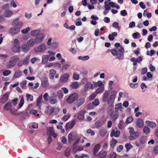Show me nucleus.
Listing matches in <instances>:
<instances>
[{
	"label": "nucleus",
	"instance_id": "f257e3e1",
	"mask_svg": "<svg viewBox=\"0 0 158 158\" xmlns=\"http://www.w3.org/2000/svg\"><path fill=\"white\" fill-rule=\"evenodd\" d=\"M124 50L123 48L121 47L117 50L113 49L111 50V52L113 55L114 56H117V58L120 60H122L124 58L123 52Z\"/></svg>",
	"mask_w": 158,
	"mask_h": 158
},
{
	"label": "nucleus",
	"instance_id": "f03ea898",
	"mask_svg": "<svg viewBox=\"0 0 158 158\" xmlns=\"http://www.w3.org/2000/svg\"><path fill=\"white\" fill-rule=\"evenodd\" d=\"M10 59L11 60H9L6 64V67L8 68H12L14 66L19 59V57L18 56H14L11 57Z\"/></svg>",
	"mask_w": 158,
	"mask_h": 158
},
{
	"label": "nucleus",
	"instance_id": "7ed1b4c3",
	"mask_svg": "<svg viewBox=\"0 0 158 158\" xmlns=\"http://www.w3.org/2000/svg\"><path fill=\"white\" fill-rule=\"evenodd\" d=\"M78 95L77 93H73L69 96L66 99L67 102L69 104L72 103L78 98Z\"/></svg>",
	"mask_w": 158,
	"mask_h": 158
},
{
	"label": "nucleus",
	"instance_id": "20e7f679",
	"mask_svg": "<svg viewBox=\"0 0 158 158\" xmlns=\"http://www.w3.org/2000/svg\"><path fill=\"white\" fill-rule=\"evenodd\" d=\"M116 93V92L115 90H113L111 92V95L110 98H109V104L110 103H111L110 105H109V107H110L111 109L114 108L113 102L115 98Z\"/></svg>",
	"mask_w": 158,
	"mask_h": 158
},
{
	"label": "nucleus",
	"instance_id": "39448f33",
	"mask_svg": "<svg viewBox=\"0 0 158 158\" xmlns=\"http://www.w3.org/2000/svg\"><path fill=\"white\" fill-rule=\"evenodd\" d=\"M40 80L41 83V86L43 87L46 88L48 86L49 83L48 79L46 76H42L41 77Z\"/></svg>",
	"mask_w": 158,
	"mask_h": 158
},
{
	"label": "nucleus",
	"instance_id": "423d86ee",
	"mask_svg": "<svg viewBox=\"0 0 158 158\" xmlns=\"http://www.w3.org/2000/svg\"><path fill=\"white\" fill-rule=\"evenodd\" d=\"M85 101V99L83 98L77 99V100L74 103V104L77 108L83 105Z\"/></svg>",
	"mask_w": 158,
	"mask_h": 158
},
{
	"label": "nucleus",
	"instance_id": "0eeeda50",
	"mask_svg": "<svg viewBox=\"0 0 158 158\" xmlns=\"http://www.w3.org/2000/svg\"><path fill=\"white\" fill-rule=\"evenodd\" d=\"M120 134V131L117 130V127H115L112 129L110 134V135L112 137L114 136L116 137H118L119 136Z\"/></svg>",
	"mask_w": 158,
	"mask_h": 158
},
{
	"label": "nucleus",
	"instance_id": "6e6552de",
	"mask_svg": "<svg viewBox=\"0 0 158 158\" xmlns=\"http://www.w3.org/2000/svg\"><path fill=\"white\" fill-rule=\"evenodd\" d=\"M12 24L13 26H17V27L20 29L23 25V23L22 22L19 21V19H16L13 21Z\"/></svg>",
	"mask_w": 158,
	"mask_h": 158
},
{
	"label": "nucleus",
	"instance_id": "1a4fd4ad",
	"mask_svg": "<svg viewBox=\"0 0 158 158\" xmlns=\"http://www.w3.org/2000/svg\"><path fill=\"white\" fill-rule=\"evenodd\" d=\"M46 49L44 44H41L39 47L35 48L34 51L35 52H41L44 51Z\"/></svg>",
	"mask_w": 158,
	"mask_h": 158
},
{
	"label": "nucleus",
	"instance_id": "9d476101",
	"mask_svg": "<svg viewBox=\"0 0 158 158\" xmlns=\"http://www.w3.org/2000/svg\"><path fill=\"white\" fill-rule=\"evenodd\" d=\"M21 46L20 44H14L12 48V51L15 53H20Z\"/></svg>",
	"mask_w": 158,
	"mask_h": 158
},
{
	"label": "nucleus",
	"instance_id": "9b49d317",
	"mask_svg": "<svg viewBox=\"0 0 158 158\" xmlns=\"http://www.w3.org/2000/svg\"><path fill=\"white\" fill-rule=\"evenodd\" d=\"M76 123L75 119L73 120L71 122H69L66 123V129H67L68 128L71 129L75 125Z\"/></svg>",
	"mask_w": 158,
	"mask_h": 158
},
{
	"label": "nucleus",
	"instance_id": "f8f14e48",
	"mask_svg": "<svg viewBox=\"0 0 158 158\" xmlns=\"http://www.w3.org/2000/svg\"><path fill=\"white\" fill-rule=\"evenodd\" d=\"M9 94L7 93H5L2 96L0 99V102L2 103H4L7 102L8 99Z\"/></svg>",
	"mask_w": 158,
	"mask_h": 158
},
{
	"label": "nucleus",
	"instance_id": "ddd939ff",
	"mask_svg": "<svg viewBox=\"0 0 158 158\" xmlns=\"http://www.w3.org/2000/svg\"><path fill=\"white\" fill-rule=\"evenodd\" d=\"M139 136L138 132H135L130 135L129 137V139L130 140H133L135 139Z\"/></svg>",
	"mask_w": 158,
	"mask_h": 158
},
{
	"label": "nucleus",
	"instance_id": "4468645a",
	"mask_svg": "<svg viewBox=\"0 0 158 158\" xmlns=\"http://www.w3.org/2000/svg\"><path fill=\"white\" fill-rule=\"evenodd\" d=\"M69 74L66 73L61 76L60 78V81L62 82H65L67 81L69 79Z\"/></svg>",
	"mask_w": 158,
	"mask_h": 158
},
{
	"label": "nucleus",
	"instance_id": "2eb2a0df",
	"mask_svg": "<svg viewBox=\"0 0 158 158\" xmlns=\"http://www.w3.org/2000/svg\"><path fill=\"white\" fill-rule=\"evenodd\" d=\"M136 126L139 128H142L143 126L144 122L142 118L138 119L136 121Z\"/></svg>",
	"mask_w": 158,
	"mask_h": 158
},
{
	"label": "nucleus",
	"instance_id": "dca6fc26",
	"mask_svg": "<svg viewBox=\"0 0 158 158\" xmlns=\"http://www.w3.org/2000/svg\"><path fill=\"white\" fill-rule=\"evenodd\" d=\"M102 101L104 102L109 103V92H106L104 93Z\"/></svg>",
	"mask_w": 158,
	"mask_h": 158
},
{
	"label": "nucleus",
	"instance_id": "f3484780",
	"mask_svg": "<svg viewBox=\"0 0 158 158\" xmlns=\"http://www.w3.org/2000/svg\"><path fill=\"white\" fill-rule=\"evenodd\" d=\"M44 37V35L43 34H40L35 38V42L37 43L41 42L42 41Z\"/></svg>",
	"mask_w": 158,
	"mask_h": 158
},
{
	"label": "nucleus",
	"instance_id": "a211bd4d",
	"mask_svg": "<svg viewBox=\"0 0 158 158\" xmlns=\"http://www.w3.org/2000/svg\"><path fill=\"white\" fill-rule=\"evenodd\" d=\"M20 29L17 27L11 28L10 30V32L12 34H15L19 32Z\"/></svg>",
	"mask_w": 158,
	"mask_h": 158
},
{
	"label": "nucleus",
	"instance_id": "6ab92c4d",
	"mask_svg": "<svg viewBox=\"0 0 158 158\" xmlns=\"http://www.w3.org/2000/svg\"><path fill=\"white\" fill-rule=\"evenodd\" d=\"M85 112V111L81 110L78 114V119L80 120H83L84 118V114Z\"/></svg>",
	"mask_w": 158,
	"mask_h": 158
},
{
	"label": "nucleus",
	"instance_id": "aec40b11",
	"mask_svg": "<svg viewBox=\"0 0 158 158\" xmlns=\"http://www.w3.org/2000/svg\"><path fill=\"white\" fill-rule=\"evenodd\" d=\"M100 146L99 143H98L94 146L93 151V154L94 156H96V154L100 149Z\"/></svg>",
	"mask_w": 158,
	"mask_h": 158
},
{
	"label": "nucleus",
	"instance_id": "412c9836",
	"mask_svg": "<svg viewBox=\"0 0 158 158\" xmlns=\"http://www.w3.org/2000/svg\"><path fill=\"white\" fill-rule=\"evenodd\" d=\"M94 88L93 84H91L90 82H87L85 85V89L87 90L89 89H93Z\"/></svg>",
	"mask_w": 158,
	"mask_h": 158
},
{
	"label": "nucleus",
	"instance_id": "4be33fe9",
	"mask_svg": "<svg viewBox=\"0 0 158 158\" xmlns=\"http://www.w3.org/2000/svg\"><path fill=\"white\" fill-rule=\"evenodd\" d=\"M54 133L53 128L52 127H48L47 129V133L50 136H52Z\"/></svg>",
	"mask_w": 158,
	"mask_h": 158
},
{
	"label": "nucleus",
	"instance_id": "5701e85b",
	"mask_svg": "<svg viewBox=\"0 0 158 158\" xmlns=\"http://www.w3.org/2000/svg\"><path fill=\"white\" fill-rule=\"evenodd\" d=\"M49 73V78L50 79L52 80L53 79L54 76L56 73V72L55 70L51 69L50 70Z\"/></svg>",
	"mask_w": 158,
	"mask_h": 158
},
{
	"label": "nucleus",
	"instance_id": "b1692460",
	"mask_svg": "<svg viewBox=\"0 0 158 158\" xmlns=\"http://www.w3.org/2000/svg\"><path fill=\"white\" fill-rule=\"evenodd\" d=\"M49 57V56L48 55H43L42 56V60L41 61L42 64H44L46 63L48 61Z\"/></svg>",
	"mask_w": 158,
	"mask_h": 158
},
{
	"label": "nucleus",
	"instance_id": "393cba45",
	"mask_svg": "<svg viewBox=\"0 0 158 158\" xmlns=\"http://www.w3.org/2000/svg\"><path fill=\"white\" fill-rule=\"evenodd\" d=\"M49 102L51 104L53 105L57 103V98L53 97H50L49 98Z\"/></svg>",
	"mask_w": 158,
	"mask_h": 158
},
{
	"label": "nucleus",
	"instance_id": "a878e982",
	"mask_svg": "<svg viewBox=\"0 0 158 158\" xmlns=\"http://www.w3.org/2000/svg\"><path fill=\"white\" fill-rule=\"evenodd\" d=\"M115 111L117 112L119 110L122 111L123 110L122 104L121 103H118V104L115 105Z\"/></svg>",
	"mask_w": 158,
	"mask_h": 158
},
{
	"label": "nucleus",
	"instance_id": "bb28decb",
	"mask_svg": "<svg viewBox=\"0 0 158 158\" xmlns=\"http://www.w3.org/2000/svg\"><path fill=\"white\" fill-rule=\"evenodd\" d=\"M107 154L106 152L104 151H100L98 153V158H104Z\"/></svg>",
	"mask_w": 158,
	"mask_h": 158
},
{
	"label": "nucleus",
	"instance_id": "cd10ccee",
	"mask_svg": "<svg viewBox=\"0 0 158 158\" xmlns=\"http://www.w3.org/2000/svg\"><path fill=\"white\" fill-rule=\"evenodd\" d=\"M109 0L107 1H106L104 2L105 5V10L103 12V14L104 15H106L107 13L109 12V4H108Z\"/></svg>",
	"mask_w": 158,
	"mask_h": 158
},
{
	"label": "nucleus",
	"instance_id": "c85d7f7f",
	"mask_svg": "<svg viewBox=\"0 0 158 158\" xmlns=\"http://www.w3.org/2000/svg\"><path fill=\"white\" fill-rule=\"evenodd\" d=\"M12 105L10 102L6 103L3 107L4 109L6 110H9L11 107Z\"/></svg>",
	"mask_w": 158,
	"mask_h": 158
},
{
	"label": "nucleus",
	"instance_id": "c756f323",
	"mask_svg": "<svg viewBox=\"0 0 158 158\" xmlns=\"http://www.w3.org/2000/svg\"><path fill=\"white\" fill-rule=\"evenodd\" d=\"M42 98H43V97H42V95H40L38 97V98L37 99V103H36V106H38L39 107H40V104L41 103L42 101Z\"/></svg>",
	"mask_w": 158,
	"mask_h": 158
},
{
	"label": "nucleus",
	"instance_id": "7c9ffc66",
	"mask_svg": "<svg viewBox=\"0 0 158 158\" xmlns=\"http://www.w3.org/2000/svg\"><path fill=\"white\" fill-rule=\"evenodd\" d=\"M35 41H34L33 39H31L29 40L27 42L28 46L29 47H32L35 44Z\"/></svg>",
	"mask_w": 158,
	"mask_h": 158
},
{
	"label": "nucleus",
	"instance_id": "2f4dec72",
	"mask_svg": "<svg viewBox=\"0 0 158 158\" xmlns=\"http://www.w3.org/2000/svg\"><path fill=\"white\" fill-rule=\"evenodd\" d=\"M117 143V141L115 139H112L110 141V145L111 147L114 148L115 146L116 145V144Z\"/></svg>",
	"mask_w": 158,
	"mask_h": 158
},
{
	"label": "nucleus",
	"instance_id": "473e14b6",
	"mask_svg": "<svg viewBox=\"0 0 158 158\" xmlns=\"http://www.w3.org/2000/svg\"><path fill=\"white\" fill-rule=\"evenodd\" d=\"M22 73V72L20 70H17L15 72L14 77L15 78L19 77L21 76Z\"/></svg>",
	"mask_w": 158,
	"mask_h": 158
},
{
	"label": "nucleus",
	"instance_id": "72a5a7b5",
	"mask_svg": "<svg viewBox=\"0 0 158 158\" xmlns=\"http://www.w3.org/2000/svg\"><path fill=\"white\" fill-rule=\"evenodd\" d=\"M109 6L113 8H116L117 9H119L120 8L119 6L116 3L112 2H109Z\"/></svg>",
	"mask_w": 158,
	"mask_h": 158
},
{
	"label": "nucleus",
	"instance_id": "f704fd0d",
	"mask_svg": "<svg viewBox=\"0 0 158 158\" xmlns=\"http://www.w3.org/2000/svg\"><path fill=\"white\" fill-rule=\"evenodd\" d=\"M117 35V33L116 32H113L111 34L109 35V40H113L114 39V37H116Z\"/></svg>",
	"mask_w": 158,
	"mask_h": 158
},
{
	"label": "nucleus",
	"instance_id": "c9c22d12",
	"mask_svg": "<svg viewBox=\"0 0 158 158\" xmlns=\"http://www.w3.org/2000/svg\"><path fill=\"white\" fill-rule=\"evenodd\" d=\"M143 131L146 134H148L150 132V129L147 126H145L143 128Z\"/></svg>",
	"mask_w": 158,
	"mask_h": 158
},
{
	"label": "nucleus",
	"instance_id": "e433bc0d",
	"mask_svg": "<svg viewBox=\"0 0 158 158\" xmlns=\"http://www.w3.org/2000/svg\"><path fill=\"white\" fill-rule=\"evenodd\" d=\"M110 117L112 119L115 120L117 118L118 115L116 112H112L111 113Z\"/></svg>",
	"mask_w": 158,
	"mask_h": 158
},
{
	"label": "nucleus",
	"instance_id": "4c0bfd02",
	"mask_svg": "<svg viewBox=\"0 0 158 158\" xmlns=\"http://www.w3.org/2000/svg\"><path fill=\"white\" fill-rule=\"evenodd\" d=\"M147 139V137L145 136H142L139 138V142L141 143L142 144H143L146 142Z\"/></svg>",
	"mask_w": 158,
	"mask_h": 158
},
{
	"label": "nucleus",
	"instance_id": "58836bf2",
	"mask_svg": "<svg viewBox=\"0 0 158 158\" xmlns=\"http://www.w3.org/2000/svg\"><path fill=\"white\" fill-rule=\"evenodd\" d=\"M89 58V56H78V59L79 60H82L83 61H85L88 60Z\"/></svg>",
	"mask_w": 158,
	"mask_h": 158
},
{
	"label": "nucleus",
	"instance_id": "ea45409f",
	"mask_svg": "<svg viewBox=\"0 0 158 158\" xmlns=\"http://www.w3.org/2000/svg\"><path fill=\"white\" fill-rule=\"evenodd\" d=\"M133 38L134 39H138L140 37L141 35L140 33L138 32H136L133 33L132 35Z\"/></svg>",
	"mask_w": 158,
	"mask_h": 158
},
{
	"label": "nucleus",
	"instance_id": "a19ab883",
	"mask_svg": "<svg viewBox=\"0 0 158 158\" xmlns=\"http://www.w3.org/2000/svg\"><path fill=\"white\" fill-rule=\"evenodd\" d=\"M57 96L60 99L62 98L63 96V94L61 90H60L57 91Z\"/></svg>",
	"mask_w": 158,
	"mask_h": 158
},
{
	"label": "nucleus",
	"instance_id": "79ce46f5",
	"mask_svg": "<svg viewBox=\"0 0 158 158\" xmlns=\"http://www.w3.org/2000/svg\"><path fill=\"white\" fill-rule=\"evenodd\" d=\"M106 132L107 130L105 128H102L100 131V135L102 136H105Z\"/></svg>",
	"mask_w": 158,
	"mask_h": 158
},
{
	"label": "nucleus",
	"instance_id": "37998d69",
	"mask_svg": "<svg viewBox=\"0 0 158 158\" xmlns=\"http://www.w3.org/2000/svg\"><path fill=\"white\" fill-rule=\"evenodd\" d=\"M40 32L39 30H36L32 31L31 32V35L32 36H35L38 35Z\"/></svg>",
	"mask_w": 158,
	"mask_h": 158
},
{
	"label": "nucleus",
	"instance_id": "c03bdc74",
	"mask_svg": "<svg viewBox=\"0 0 158 158\" xmlns=\"http://www.w3.org/2000/svg\"><path fill=\"white\" fill-rule=\"evenodd\" d=\"M10 111L11 113L13 114L18 115L19 114L17 112V110L14 108H11L10 109Z\"/></svg>",
	"mask_w": 158,
	"mask_h": 158
},
{
	"label": "nucleus",
	"instance_id": "a18cd8bd",
	"mask_svg": "<svg viewBox=\"0 0 158 158\" xmlns=\"http://www.w3.org/2000/svg\"><path fill=\"white\" fill-rule=\"evenodd\" d=\"M118 127L120 129H122L124 127V123L123 120L120 121L118 124Z\"/></svg>",
	"mask_w": 158,
	"mask_h": 158
},
{
	"label": "nucleus",
	"instance_id": "49530a36",
	"mask_svg": "<svg viewBox=\"0 0 158 158\" xmlns=\"http://www.w3.org/2000/svg\"><path fill=\"white\" fill-rule=\"evenodd\" d=\"M119 96L121 97L128 98V94L126 93L120 92L119 94Z\"/></svg>",
	"mask_w": 158,
	"mask_h": 158
},
{
	"label": "nucleus",
	"instance_id": "de8ad7c7",
	"mask_svg": "<svg viewBox=\"0 0 158 158\" xmlns=\"http://www.w3.org/2000/svg\"><path fill=\"white\" fill-rule=\"evenodd\" d=\"M12 12L10 10L6 11L4 12V16L6 17L10 16L12 14Z\"/></svg>",
	"mask_w": 158,
	"mask_h": 158
},
{
	"label": "nucleus",
	"instance_id": "09e8293b",
	"mask_svg": "<svg viewBox=\"0 0 158 158\" xmlns=\"http://www.w3.org/2000/svg\"><path fill=\"white\" fill-rule=\"evenodd\" d=\"M26 96L27 98V101L30 100L31 101H33V96L30 94H26Z\"/></svg>",
	"mask_w": 158,
	"mask_h": 158
},
{
	"label": "nucleus",
	"instance_id": "8fccbe9b",
	"mask_svg": "<svg viewBox=\"0 0 158 158\" xmlns=\"http://www.w3.org/2000/svg\"><path fill=\"white\" fill-rule=\"evenodd\" d=\"M30 58V56H28L25 58L23 60V64L27 65L29 63V60Z\"/></svg>",
	"mask_w": 158,
	"mask_h": 158
},
{
	"label": "nucleus",
	"instance_id": "3c124183",
	"mask_svg": "<svg viewBox=\"0 0 158 158\" xmlns=\"http://www.w3.org/2000/svg\"><path fill=\"white\" fill-rule=\"evenodd\" d=\"M104 88L103 87H100L98 88L95 91V93L97 94L101 93L103 92L104 91Z\"/></svg>",
	"mask_w": 158,
	"mask_h": 158
},
{
	"label": "nucleus",
	"instance_id": "603ef678",
	"mask_svg": "<svg viewBox=\"0 0 158 158\" xmlns=\"http://www.w3.org/2000/svg\"><path fill=\"white\" fill-rule=\"evenodd\" d=\"M70 117V114H67L64 115L62 118V119L63 120L65 121L67 120Z\"/></svg>",
	"mask_w": 158,
	"mask_h": 158
},
{
	"label": "nucleus",
	"instance_id": "864d4df0",
	"mask_svg": "<svg viewBox=\"0 0 158 158\" xmlns=\"http://www.w3.org/2000/svg\"><path fill=\"white\" fill-rule=\"evenodd\" d=\"M71 86L73 89H77L79 87V85L77 82H75L71 85Z\"/></svg>",
	"mask_w": 158,
	"mask_h": 158
},
{
	"label": "nucleus",
	"instance_id": "5fc2aeb1",
	"mask_svg": "<svg viewBox=\"0 0 158 158\" xmlns=\"http://www.w3.org/2000/svg\"><path fill=\"white\" fill-rule=\"evenodd\" d=\"M92 103L94 106H96L99 105L100 102L98 99V98H96L94 100L93 102Z\"/></svg>",
	"mask_w": 158,
	"mask_h": 158
},
{
	"label": "nucleus",
	"instance_id": "6e6d98bb",
	"mask_svg": "<svg viewBox=\"0 0 158 158\" xmlns=\"http://www.w3.org/2000/svg\"><path fill=\"white\" fill-rule=\"evenodd\" d=\"M97 94L95 93V92H94L89 97V100L90 101H91L93 100L97 96Z\"/></svg>",
	"mask_w": 158,
	"mask_h": 158
},
{
	"label": "nucleus",
	"instance_id": "4d7b16f0",
	"mask_svg": "<svg viewBox=\"0 0 158 158\" xmlns=\"http://www.w3.org/2000/svg\"><path fill=\"white\" fill-rule=\"evenodd\" d=\"M24 103V100L23 97H22L21 98L20 102L19 104V107L18 109L21 108L23 106Z\"/></svg>",
	"mask_w": 158,
	"mask_h": 158
},
{
	"label": "nucleus",
	"instance_id": "13d9d810",
	"mask_svg": "<svg viewBox=\"0 0 158 158\" xmlns=\"http://www.w3.org/2000/svg\"><path fill=\"white\" fill-rule=\"evenodd\" d=\"M55 110H57V112H59L60 111V109L58 108H54L53 107H51L49 109V111H50V114H52V113H53V112H55Z\"/></svg>",
	"mask_w": 158,
	"mask_h": 158
},
{
	"label": "nucleus",
	"instance_id": "bf43d9fd",
	"mask_svg": "<svg viewBox=\"0 0 158 158\" xmlns=\"http://www.w3.org/2000/svg\"><path fill=\"white\" fill-rule=\"evenodd\" d=\"M133 118L131 116H129L126 119L125 123L126 124H128L132 122L133 121Z\"/></svg>",
	"mask_w": 158,
	"mask_h": 158
},
{
	"label": "nucleus",
	"instance_id": "052dcab7",
	"mask_svg": "<svg viewBox=\"0 0 158 158\" xmlns=\"http://www.w3.org/2000/svg\"><path fill=\"white\" fill-rule=\"evenodd\" d=\"M102 124V123L100 120H98L96 122L95 125L97 127H99L101 126Z\"/></svg>",
	"mask_w": 158,
	"mask_h": 158
},
{
	"label": "nucleus",
	"instance_id": "680f3d73",
	"mask_svg": "<svg viewBox=\"0 0 158 158\" xmlns=\"http://www.w3.org/2000/svg\"><path fill=\"white\" fill-rule=\"evenodd\" d=\"M125 147L127 149V152L132 147V145L130 143L126 144Z\"/></svg>",
	"mask_w": 158,
	"mask_h": 158
},
{
	"label": "nucleus",
	"instance_id": "e2e57ef3",
	"mask_svg": "<svg viewBox=\"0 0 158 158\" xmlns=\"http://www.w3.org/2000/svg\"><path fill=\"white\" fill-rule=\"evenodd\" d=\"M28 46H27L25 44H23L22 45V48L24 51H26L28 50L29 49V48Z\"/></svg>",
	"mask_w": 158,
	"mask_h": 158
},
{
	"label": "nucleus",
	"instance_id": "0e129e2a",
	"mask_svg": "<svg viewBox=\"0 0 158 158\" xmlns=\"http://www.w3.org/2000/svg\"><path fill=\"white\" fill-rule=\"evenodd\" d=\"M11 73V71L10 70H6L4 71L3 72V74L5 76H7Z\"/></svg>",
	"mask_w": 158,
	"mask_h": 158
},
{
	"label": "nucleus",
	"instance_id": "69168bd1",
	"mask_svg": "<svg viewBox=\"0 0 158 158\" xmlns=\"http://www.w3.org/2000/svg\"><path fill=\"white\" fill-rule=\"evenodd\" d=\"M155 53V51L154 50H151L150 51H147V55L152 56Z\"/></svg>",
	"mask_w": 158,
	"mask_h": 158
},
{
	"label": "nucleus",
	"instance_id": "338daca9",
	"mask_svg": "<svg viewBox=\"0 0 158 158\" xmlns=\"http://www.w3.org/2000/svg\"><path fill=\"white\" fill-rule=\"evenodd\" d=\"M129 85L131 88H136L138 87V83L133 84L132 83H130L129 84Z\"/></svg>",
	"mask_w": 158,
	"mask_h": 158
},
{
	"label": "nucleus",
	"instance_id": "774afa93",
	"mask_svg": "<svg viewBox=\"0 0 158 158\" xmlns=\"http://www.w3.org/2000/svg\"><path fill=\"white\" fill-rule=\"evenodd\" d=\"M70 66V65L69 64L64 65L62 66V70H66L69 68Z\"/></svg>",
	"mask_w": 158,
	"mask_h": 158
}]
</instances>
